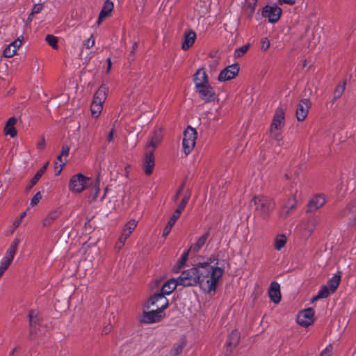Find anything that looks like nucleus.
<instances>
[{"label":"nucleus","mask_w":356,"mask_h":356,"mask_svg":"<svg viewBox=\"0 0 356 356\" xmlns=\"http://www.w3.org/2000/svg\"><path fill=\"white\" fill-rule=\"evenodd\" d=\"M224 273L218 261L214 266L199 264L200 287L206 293L216 291Z\"/></svg>","instance_id":"f257e3e1"},{"label":"nucleus","mask_w":356,"mask_h":356,"mask_svg":"<svg viewBox=\"0 0 356 356\" xmlns=\"http://www.w3.org/2000/svg\"><path fill=\"white\" fill-rule=\"evenodd\" d=\"M193 82L197 92L205 102H211L216 99V92L210 85L208 75L204 68H199L193 76Z\"/></svg>","instance_id":"f03ea898"},{"label":"nucleus","mask_w":356,"mask_h":356,"mask_svg":"<svg viewBox=\"0 0 356 356\" xmlns=\"http://www.w3.org/2000/svg\"><path fill=\"white\" fill-rule=\"evenodd\" d=\"M284 125V111L282 107H278L273 116V122L270 127V136L280 145L282 139V129Z\"/></svg>","instance_id":"7ed1b4c3"},{"label":"nucleus","mask_w":356,"mask_h":356,"mask_svg":"<svg viewBox=\"0 0 356 356\" xmlns=\"http://www.w3.org/2000/svg\"><path fill=\"white\" fill-rule=\"evenodd\" d=\"M108 91V88L106 85H102L96 91L90 106L91 114L93 118H97L100 115Z\"/></svg>","instance_id":"20e7f679"},{"label":"nucleus","mask_w":356,"mask_h":356,"mask_svg":"<svg viewBox=\"0 0 356 356\" xmlns=\"http://www.w3.org/2000/svg\"><path fill=\"white\" fill-rule=\"evenodd\" d=\"M179 284L184 286H200L199 264L195 266L186 270L178 277Z\"/></svg>","instance_id":"39448f33"},{"label":"nucleus","mask_w":356,"mask_h":356,"mask_svg":"<svg viewBox=\"0 0 356 356\" xmlns=\"http://www.w3.org/2000/svg\"><path fill=\"white\" fill-rule=\"evenodd\" d=\"M253 201L256 211L264 217L268 216L275 206L272 199L264 195L254 197Z\"/></svg>","instance_id":"423d86ee"},{"label":"nucleus","mask_w":356,"mask_h":356,"mask_svg":"<svg viewBox=\"0 0 356 356\" xmlns=\"http://www.w3.org/2000/svg\"><path fill=\"white\" fill-rule=\"evenodd\" d=\"M197 139V132L191 127H188L184 133L182 146L186 155H188L195 147Z\"/></svg>","instance_id":"0eeeda50"},{"label":"nucleus","mask_w":356,"mask_h":356,"mask_svg":"<svg viewBox=\"0 0 356 356\" xmlns=\"http://www.w3.org/2000/svg\"><path fill=\"white\" fill-rule=\"evenodd\" d=\"M145 307L147 309L154 307L155 309L164 312L168 307V300L163 294L156 293L148 299Z\"/></svg>","instance_id":"6e6552de"},{"label":"nucleus","mask_w":356,"mask_h":356,"mask_svg":"<svg viewBox=\"0 0 356 356\" xmlns=\"http://www.w3.org/2000/svg\"><path fill=\"white\" fill-rule=\"evenodd\" d=\"M89 178L79 173L72 177L69 183V190L73 193L82 192L87 186Z\"/></svg>","instance_id":"1a4fd4ad"},{"label":"nucleus","mask_w":356,"mask_h":356,"mask_svg":"<svg viewBox=\"0 0 356 356\" xmlns=\"http://www.w3.org/2000/svg\"><path fill=\"white\" fill-rule=\"evenodd\" d=\"M240 67L238 63H234L224 68L218 74V81L224 82L234 79L238 74Z\"/></svg>","instance_id":"9d476101"},{"label":"nucleus","mask_w":356,"mask_h":356,"mask_svg":"<svg viewBox=\"0 0 356 356\" xmlns=\"http://www.w3.org/2000/svg\"><path fill=\"white\" fill-rule=\"evenodd\" d=\"M339 217L346 218L349 226L356 224V200L351 202L339 213Z\"/></svg>","instance_id":"9b49d317"},{"label":"nucleus","mask_w":356,"mask_h":356,"mask_svg":"<svg viewBox=\"0 0 356 356\" xmlns=\"http://www.w3.org/2000/svg\"><path fill=\"white\" fill-rule=\"evenodd\" d=\"M165 316L164 312L152 309L150 311L143 312L141 321L145 323H154L161 321Z\"/></svg>","instance_id":"f8f14e48"},{"label":"nucleus","mask_w":356,"mask_h":356,"mask_svg":"<svg viewBox=\"0 0 356 356\" xmlns=\"http://www.w3.org/2000/svg\"><path fill=\"white\" fill-rule=\"evenodd\" d=\"M318 218L316 217H308L302 220L300 224V229L302 234L305 236H310L314 232L318 224Z\"/></svg>","instance_id":"ddd939ff"},{"label":"nucleus","mask_w":356,"mask_h":356,"mask_svg":"<svg viewBox=\"0 0 356 356\" xmlns=\"http://www.w3.org/2000/svg\"><path fill=\"white\" fill-rule=\"evenodd\" d=\"M154 152L152 150H145L144 158L143 160V168L144 173L149 176L153 172L155 166Z\"/></svg>","instance_id":"4468645a"},{"label":"nucleus","mask_w":356,"mask_h":356,"mask_svg":"<svg viewBox=\"0 0 356 356\" xmlns=\"http://www.w3.org/2000/svg\"><path fill=\"white\" fill-rule=\"evenodd\" d=\"M262 14L264 17L268 18L269 22L275 23L280 18L282 9L277 6H266L264 8Z\"/></svg>","instance_id":"2eb2a0df"},{"label":"nucleus","mask_w":356,"mask_h":356,"mask_svg":"<svg viewBox=\"0 0 356 356\" xmlns=\"http://www.w3.org/2000/svg\"><path fill=\"white\" fill-rule=\"evenodd\" d=\"M314 312L313 309L308 308L298 313L297 323L303 326L307 327L314 322Z\"/></svg>","instance_id":"dca6fc26"},{"label":"nucleus","mask_w":356,"mask_h":356,"mask_svg":"<svg viewBox=\"0 0 356 356\" xmlns=\"http://www.w3.org/2000/svg\"><path fill=\"white\" fill-rule=\"evenodd\" d=\"M311 102L309 99H303L298 104L296 115L299 122L303 121L308 115Z\"/></svg>","instance_id":"f3484780"},{"label":"nucleus","mask_w":356,"mask_h":356,"mask_svg":"<svg viewBox=\"0 0 356 356\" xmlns=\"http://www.w3.org/2000/svg\"><path fill=\"white\" fill-rule=\"evenodd\" d=\"M163 134L161 129L154 130L149 136V140L146 145L145 149L155 151V149L161 143Z\"/></svg>","instance_id":"a211bd4d"},{"label":"nucleus","mask_w":356,"mask_h":356,"mask_svg":"<svg viewBox=\"0 0 356 356\" xmlns=\"http://www.w3.org/2000/svg\"><path fill=\"white\" fill-rule=\"evenodd\" d=\"M325 203V197L323 195H316L309 202L307 212H314L323 207Z\"/></svg>","instance_id":"6ab92c4d"},{"label":"nucleus","mask_w":356,"mask_h":356,"mask_svg":"<svg viewBox=\"0 0 356 356\" xmlns=\"http://www.w3.org/2000/svg\"><path fill=\"white\" fill-rule=\"evenodd\" d=\"M22 39L18 38L11 43H10L3 50V56L5 58H12L17 53V49L21 47L22 44Z\"/></svg>","instance_id":"aec40b11"},{"label":"nucleus","mask_w":356,"mask_h":356,"mask_svg":"<svg viewBox=\"0 0 356 356\" xmlns=\"http://www.w3.org/2000/svg\"><path fill=\"white\" fill-rule=\"evenodd\" d=\"M268 296L271 301L275 304H278L281 300L280 286L277 282H273L268 289Z\"/></svg>","instance_id":"412c9836"},{"label":"nucleus","mask_w":356,"mask_h":356,"mask_svg":"<svg viewBox=\"0 0 356 356\" xmlns=\"http://www.w3.org/2000/svg\"><path fill=\"white\" fill-rule=\"evenodd\" d=\"M19 239L18 238H15L13 242L12 243V244L9 246V248H8L6 252V254L4 255V257H3V259H1L2 261H6L8 263H10L11 264L13 259H14V257L16 254V252H17V247L19 244Z\"/></svg>","instance_id":"4be33fe9"},{"label":"nucleus","mask_w":356,"mask_h":356,"mask_svg":"<svg viewBox=\"0 0 356 356\" xmlns=\"http://www.w3.org/2000/svg\"><path fill=\"white\" fill-rule=\"evenodd\" d=\"M209 236V232H207L202 234L200 238H197L196 242L192 244L189 248V251L194 253L198 252L202 247L205 245L208 238Z\"/></svg>","instance_id":"5701e85b"},{"label":"nucleus","mask_w":356,"mask_h":356,"mask_svg":"<svg viewBox=\"0 0 356 356\" xmlns=\"http://www.w3.org/2000/svg\"><path fill=\"white\" fill-rule=\"evenodd\" d=\"M30 321V330L31 334H36L38 330L40 316L36 311H31L29 314Z\"/></svg>","instance_id":"b1692460"},{"label":"nucleus","mask_w":356,"mask_h":356,"mask_svg":"<svg viewBox=\"0 0 356 356\" xmlns=\"http://www.w3.org/2000/svg\"><path fill=\"white\" fill-rule=\"evenodd\" d=\"M17 119L15 117H11L7 121L4 127V133L6 135L10 136L11 138H14L17 135V130L15 129V124Z\"/></svg>","instance_id":"393cba45"},{"label":"nucleus","mask_w":356,"mask_h":356,"mask_svg":"<svg viewBox=\"0 0 356 356\" xmlns=\"http://www.w3.org/2000/svg\"><path fill=\"white\" fill-rule=\"evenodd\" d=\"M177 284H179L178 279H170L166 281L162 286L161 289V294L165 296V295H169L173 292V291L176 289Z\"/></svg>","instance_id":"a878e982"},{"label":"nucleus","mask_w":356,"mask_h":356,"mask_svg":"<svg viewBox=\"0 0 356 356\" xmlns=\"http://www.w3.org/2000/svg\"><path fill=\"white\" fill-rule=\"evenodd\" d=\"M114 5L113 3L110 0H106L103 6V8L99 13L98 17V24H99L106 17H108L113 10Z\"/></svg>","instance_id":"bb28decb"},{"label":"nucleus","mask_w":356,"mask_h":356,"mask_svg":"<svg viewBox=\"0 0 356 356\" xmlns=\"http://www.w3.org/2000/svg\"><path fill=\"white\" fill-rule=\"evenodd\" d=\"M296 204L297 200L295 197L289 199L280 211V217L283 218H286L291 211L296 207Z\"/></svg>","instance_id":"cd10ccee"},{"label":"nucleus","mask_w":356,"mask_h":356,"mask_svg":"<svg viewBox=\"0 0 356 356\" xmlns=\"http://www.w3.org/2000/svg\"><path fill=\"white\" fill-rule=\"evenodd\" d=\"M196 34L194 31H191L188 33H186L184 35V40L181 45V48L183 50L186 51L191 47L193 46L195 41Z\"/></svg>","instance_id":"c85d7f7f"},{"label":"nucleus","mask_w":356,"mask_h":356,"mask_svg":"<svg viewBox=\"0 0 356 356\" xmlns=\"http://www.w3.org/2000/svg\"><path fill=\"white\" fill-rule=\"evenodd\" d=\"M239 341L240 332L238 330H234L229 335L226 343L228 347H236L239 343Z\"/></svg>","instance_id":"c756f323"},{"label":"nucleus","mask_w":356,"mask_h":356,"mask_svg":"<svg viewBox=\"0 0 356 356\" xmlns=\"http://www.w3.org/2000/svg\"><path fill=\"white\" fill-rule=\"evenodd\" d=\"M257 0H245L244 5V13L248 17H252L254 12Z\"/></svg>","instance_id":"7c9ffc66"},{"label":"nucleus","mask_w":356,"mask_h":356,"mask_svg":"<svg viewBox=\"0 0 356 356\" xmlns=\"http://www.w3.org/2000/svg\"><path fill=\"white\" fill-rule=\"evenodd\" d=\"M341 282V275L339 274H334L330 279L328 280L327 286L330 289L331 292L334 293L337 289Z\"/></svg>","instance_id":"2f4dec72"},{"label":"nucleus","mask_w":356,"mask_h":356,"mask_svg":"<svg viewBox=\"0 0 356 356\" xmlns=\"http://www.w3.org/2000/svg\"><path fill=\"white\" fill-rule=\"evenodd\" d=\"M191 193L190 191H188L184 196L183 197L179 207L175 211L174 214L179 217L181 213L184 210L186 206L187 205L190 197H191Z\"/></svg>","instance_id":"473e14b6"},{"label":"nucleus","mask_w":356,"mask_h":356,"mask_svg":"<svg viewBox=\"0 0 356 356\" xmlns=\"http://www.w3.org/2000/svg\"><path fill=\"white\" fill-rule=\"evenodd\" d=\"M138 222L136 220H130L124 227L122 234L127 238L131 234L133 231L136 229Z\"/></svg>","instance_id":"72a5a7b5"},{"label":"nucleus","mask_w":356,"mask_h":356,"mask_svg":"<svg viewBox=\"0 0 356 356\" xmlns=\"http://www.w3.org/2000/svg\"><path fill=\"white\" fill-rule=\"evenodd\" d=\"M286 243V236L285 234H278L274 240V248L276 250L280 251Z\"/></svg>","instance_id":"f704fd0d"},{"label":"nucleus","mask_w":356,"mask_h":356,"mask_svg":"<svg viewBox=\"0 0 356 356\" xmlns=\"http://www.w3.org/2000/svg\"><path fill=\"white\" fill-rule=\"evenodd\" d=\"M333 292H331L330 289L327 285H323L319 289L317 295L314 298V300L322 298H327L330 294H332Z\"/></svg>","instance_id":"c9c22d12"},{"label":"nucleus","mask_w":356,"mask_h":356,"mask_svg":"<svg viewBox=\"0 0 356 356\" xmlns=\"http://www.w3.org/2000/svg\"><path fill=\"white\" fill-rule=\"evenodd\" d=\"M186 346V342L184 340L180 341L173 346L171 351H170V355L171 356H178L179 354L181 353L183 351V349Z\"/></svg>","instance_id":"e433bc0d"},{"label":"nucleus","mask_w":356,"mask_h":356,"mask_svg":"<svg viewBox=\"0 0 356 356\" xmlns=\"http://www.w3.org/2000/svg\"><path fill=\"white\" fill-rule=\"evenodd\" d=\"M178 218H179V217L175 215L174 213L172 215L169 221L168 222V224L166 225V226L164 227V229L163 230V236L165 237L169 234V233L171 231L172 227H173V225H175V223L176 222V221Z\"/></svg>","instance_id":"4c0bfd02"},{"label":"nucleus","mask_w":356,"mask_h":356,"mask_svg":"<svg viewBox=\"0 0 356 356\" xmlns=\"http://www.w3.org/2000/svg\"><path fill=\"white\" fill-rule=\"evenodd\" d=\"M58 216L57 211H54L50 212L43 220V226L49 225L54 220H55Z\"/></svg>","instance_id":"58836bf2"},{"label":"nucleus","mask_w":356,"mask_h":356,"mask_svg":"<svg viewBox=\"0 0 356 356\" xmlns=\"http://www.w3.org/2000/svg\"><path fill=\"white\" fill-rule=\"evenodd\" d=\"M345 86H346V83L343 82L342 84H339L337 86V88L334 90V92L333 101H335L341 97V95H343V93L345 90Z\"/></svg>","instance_id":"ea45409f"},{"label":"nucleus","mask_w":356,"mask_h":356,"mask_svg":"<svg viewBox=\"0 0 356 356\" xmlns=\"http://www.w3.org/2000/svg\"><path fill=\"white\" fill-rule=\"evenodd\" d=\"M47 42L54 49H58V38L53 35H47L45 38Z\"/></svg>","instance_id":"a19ab883"},{"label":"nucleus","mask_w":356,"mask_h":356,"mask_svg":"<svg viewBox=\"0 0 356 356\" xmlns=\"http://www.w3.org/2000/svg\"><path fill=\"white\" fill-rule=\"evenodd\" d=\"M249 47H250V45L249 44H246V45H243V47H240L238 49H235V51H234V56L236 58L241 57L242 56H243L247 52V51L248 50Z\"/></svg>","instance_id":"79ce46f5"},{"label":"nucleus","mask_w":356,"mask_h":356,"mask_svg":"<svg viewBox=\"0 0 356 356\" xmlns=\"http://www.w3.org/2000/svg\"><path fill=\"white\" fill-rule=\"evenodd\" d=\"M99 191H100L99 183L98 182V183L95 184L94 190L92 192H91V193L90 195V199L92 201H97L98 196H99Z\"/></svg>","instance_id":"37998d69"},{"label":"nucleus","mask_w":356,"mask_h":356,"mask_svg":"<svg viewBox=\"0 0 356 356\" xmlns=\"http://www.w3.org/2000/svg\"><path fill=\"white\" fill-rule=\"evenodd\" d=\"M95 38L93 34H92L89 38L83 42V46L86 49H89L95 45Z\"/></svg>","instance_id":"c03bdc74"},{"label":"nucleus","mask_w":356,"mask_h":356,"mask_svg":"<svg viewBox=\"0 0 356 356\" xmlns=\"http://www.w3.org/2000/svg\"><path fill=\"white\" fill-rule=\"evenodd\" d=\"M46 167H42L34 175L32 179V184H35L38 180L40 179L42 175L45 172Z\"/></svg>","instance_id":"a18cd8bd"},{"label":"nucleus","mask_w":356,"mask_h":356,"mask_svg":"<svg viewBox=\"0 0 356 356\" xmlns=\"http://www.w3.org/2000/svg\"><path fill=\"white\" fill-rule=\"evenodd\" d=\"M261 49L264 51H266L270 46V40L267 38H263L260 42Z\"/></svg>","instance_id":"49530a36"},{"label":"nucleus","mask_w":356,"mask_h":356,"mask_svg":"<svg viewBox=\"0 0 356 356\" xmlns=\"http://www.w3.org/2000/svg\"><path fill=\"white\" fill-rule=\"evenodd\" d=\"M26 211L22 212L20 216L18 217L17 219H16L14 222H13V227H14V229H16L22 223V220H23V218L26 216Z\"/></svg>","instance_id":"de8ad7c7"},{"label":"nucleus","mask_w":356,"mask_h":356,"mask_svg":"<svg viewBox=\"0 0 356 356\" xmlns=\"http://www.w3.org/2000/svg\"><path fill=\"white\" fill-rule=\"evenodd\" d=\"M42 199V194L40 192L36 193V194L31 198L30 204L33 207L36 205L40 200Z\"/></svg>","instance_id":"09e8293b"},{"label":"nucleus","mask_w":356,"mask_h":356,"mask_svg":"<svg viewBox=\"0 0 356 356\" xmlns=\"http://www.w3.org/2000/svg\"><path fill=\"white\" fill-rule=\"evenodd\" d=\"M217 261L220 264L219 260L217 259V257L214 254H212L209 257L207 261L202 262L201 264H209V266H214L215 263H216Z\"/></svg>","instance_id":"8fccbe9b"},{"label":"nucleus","mask_w":356,"mask_h":356,"mask_svg":"<svg viewBox=\"0 0 356 356\" xmlns=\"http://www.w3.org/2000/svg\"><path fill=\"white\" fill-rule=\"evenodd\" d=\"M332 353V346L327 345L325 349L321 353L319 356H331Z\"/></svg>","instance_id":"3c124183"},{"label":"nucleus","mask_w":356,"mask_h":356,"mask_svg":"<svg viewBox=\"0 0 356 356\" xmlns=\"http://www.w3.org/2000/svg\"><path fill=\"white\" fill-rule=\"evenodd\" d=\"M57 162H56V165H59V166H65V165L66 164L67 161V158L66 157H64L63 156L59 154L57 156Z\"/></svg>","instance_id":"603ef678"},{"label":"nucleus","mask_w":356,"mask_h":356,"mask_svg":"<svg viewBox=\"0 0 356 356\" xmlns=\"http://www.w3.org/2000/svg\"><path fill=\"white\" fill-rule=\"evenodd\" d=\"M10 265V263H8V262L2 261V260L1 261V263H0V277L3 275V274L8 269V268L9 267Z\"/></svg>","instance_id":"864d4df0"},{"label":"nucleus","mask_w":356,"mask_h":356,"mask_svg":"<svg viewBox=\"0 0 356 356\" xmlns=\"http://www.w3.org/2000/svg\"><path fill=\"white\" fill-rule=\"evenodd\" d=\"M218 65V60L216 58H213L211 60L209 61V67L211 71L215 72L217 70V67Z\"/></svg>","instance_id":"5fc2aeb1"},{"label":"nucleus","mask_w":356,"mask_h":356,"mask_svg":"<svg viewBox=\"0 0 356 356\" xmlns=\"http://www.w3.org/2000/svg\"><path fill=\"white\" fill-rule=\"evenodd\" d=\"M70 149V148L67 145H63L61 147V152L60 154L63 156L64 157L68 158Z\"/></svg>","instance_id":"6e6d98bb"},{"label":"nucleus","mask_w":356,"mask_h":356,"mask_svg":"<svg viewBox=\"0 0 356 356\" xmlns=\"http://www.w3.org/2000/svg\"><path fill=\"white\" fill-rule=\"evenodd\" d=\"M42 8H43L42 4H41V3L35 4L32 9L31 15H33L35 14H38V13H40L42 11Z\"/></svg>","instance_id":"4d7b16f0"},{"label":"nucleus","mask_w":356,"mask_h":356,"mask_svg":"<svg viewBox=\"0 0 356 356\" xmlns=\"http://www.w3.org/2000/svg\"><path fill=\"white\" fill-rule=\"evenodd\" d=\"M187 259H188V252L184 253L180 258L179 265V268L183 266V265L186 263Z\"/></svg>","instance_id":"13d9d810"},{"label":"nucleus","mask_w":356,"mask_h":356,"mask_svg":"<svg viewBox=\"0 0 356 356\" xmlns=\"http://www.w3.org/2000/svg\"><path fill=\"white\" fill-rule=\"evenodd\" d=\"M184 184H182L181 185V186L179 187V188L178 189V191H177V193H176V194H175V197L173 198L174 201H177L178 200V198L179 197V195H180V193H181V191H182V190L184 188Z\"/></svg>","instance_id":"bf43d9fd"},{"label":"nucleus","mask_w":356,"mask_h":356,"mask_svg":"<svg viewBox=\"0 0 356 356\" xmlns=\"http://www.w3.org/2000/svg\"><path fill=\"white\" fill-rule=\"evenodd\" d=\"M37 147H38V149H44V147H45V140H44V138H42L41 139V140H40V141L38 143V144H37Z\"/></svg>","instance_id":"052dcab7"},{"label":"nucleus","mask_w":356,"mask_h":356,"mask_svg":"<svg viewBox=\"0 0 356 356\" xmlns=\"http://www.w3.org/2000/svg\"><path fill=\"white\" fill-rule=\"evenodd\" d=\"M280 4H288V5H293L296 3L295 0H278Z\"/></svg>","instance_id":"680f3d73"},{"label":"nucleus","mask_w":356,"mask_h":356,"mask_svg":"<svg viewBox=\"0 0 356 356\" xmlns=\"http://www.w3.org/2000/svg\"><path fill=\"white\" fill-rule=\"evenodd\" d=\"M113 136H114V129H112L107 136L108 142H112L113 140Z\"/></svg>","instance_id":"e2e57ef3"},{"label":"nucleus","mask_w":356,"mask_h":356,"mask_svg":"<svg viewBox=\"0 0 356 356\" xmlns=\"http://www.w3.org/2000/svg\"><path fill=\"white\" fill-rule=\"evenodd\" d=\"M63 167L64 166H59V165H56V166L55 168V175H56V176L59 175L60 174V172H62Z\"/></svg>","instance_id":"0e129e2a"},{"label":"nucleus","mask_w":356,"mask_h":356,"mask_svg":"<svg viewBox=\"0 0 356 356\" xmlns=\"http://www.w3.org/2000/svg\"><path fill=\"white\" fill-rule=\"evenodd\" d=\"M128 238L127 236H125L124 235H123L122 234H121V235L120 236V237L118 238V241L122 243V244H125V242L127 241Z\"/></svg>","instance_id":"69168bd1"},{"label":"nucleus","mask_w":356,"mask_h":356,"mask_svg":"<svg viewBox=\"0 0 356 356\" xmlns=\"http://www.w3.org/2000/svg\"><path fill=\"white\" fill-rule=\"evenodd\" d=\"M124 245L122 244V243L119 242V241H117L116 243H115V248L118 250V251H120V250H122V248H123Z\"/></svg>","instance_id":"338daca9"},{"label":"nucleus","mask_w":356,"mask_h":356,"mask_svg":"<svg viewBox=\"0 0 356 356\" xmlns=\"http://www.w3.org/2000/svg\"><path fill=\"white\" fill-rule=\"evenodd\" d=\"M111 328H112V326L111 325H108L107 326H106L104 330H103V332L104 334H108L109 332H111Z\"/></svg>","instance_id":"774afa93"}]
</instances>
